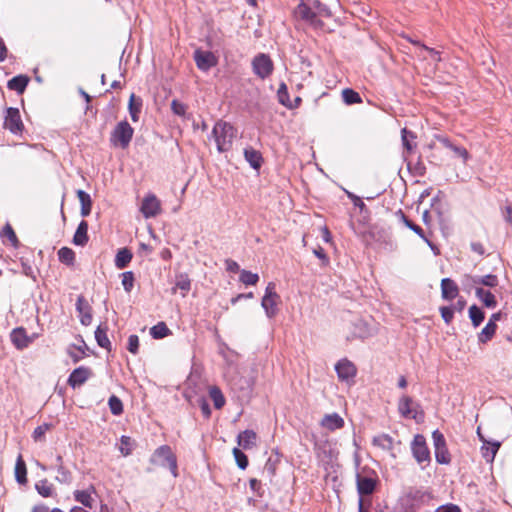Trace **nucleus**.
Instances as JSON below:
<instances>
[{
    "mask_svg": "<svg viewBox=\"0 0 512 512\" xmlns=\"http://www.w3.org/2000/svg\"><path fill=\"white\" fill-rule=\"evenodd\" d=\"M296 12L302 20L308 22L314 28H321L323 22L317 16L330 17L329 7L320 0H300Z\"/></svg>",
    "mask_w": 512,
    "mask_h": 512,
    "instance_id": "1",
    "label": "nucleus"
},
{
    "mask_svg": "<svg viewBox=\"0 0 512 512\" xmlns=\"http://www.w3.org/2000/svg\"><path fill=\"white\" fill-rule=\"evenodd\" d=\"M236 130L228 122L218 121L212 129V137L214 138L217 150L220 153L230 150Z\"/></svg>",
    "mask_w": 512,
    "mask_h": 512,
    "instance_id": "2",
    "label": "nucleus"
},
{
    "mask_svg": "<svg viewBox=\"0 0 512 512\" xmlns=\"http://www.w3.org/2000/svg\"><path fill=\"white\" fill-rule=\"evenodd\" d=\"M134 134V129L126 121H120L111 132L110 142L115 147L125 149L129 146Z\"/></svg>",
    "mask_w": 512,
    "mask_h": 512,
    "instance_id": "3",
    "label": "nucleus"
},
{
    "mask_svg": "<svg viewBox=\"0 0 512 512\" xmlns=\"http://www.w3.org/2000/svg\"><path fill=\"white\" fill-rule=\"evenodd\" d=\"M279 295L276 292V285L274 282H269L266 286L264 296L261 301V306L265 311L268 318H273L278 313Z\"/></svg>",
    "mask_w": 512,
    "mask_h": 512,
    "instance_id": "4",
    "label": "nucleus"
},
{
    "mask_svg": "<svg viewBox=\"0 0 512 512\" xmlns=\"http://www.w3.org/2000/svg\"><path fill=\"white\" fill-rule=\"evenodd\" d=\"M253 73L260 79L268 78L274 69L273 61L270 56L265 53H259L251 62Z\"/></svg>",
    "mask_w": 512,
    "mask_h": 512,
    "instance_id": "5",
    "label": "nucleus"
},
{
    "mask_svg": "<svg viewBox=\"0 0 512 512\" xmlns=\"http://www.w3.org/2000/svg\"><path fill=\"white\" fill-rule=\"evenodd\" d=\"M153 464L168 468L174 477L177 473V460L172 450H155L151 457Z\"/></svg>",
    "mask_w": 512,
    "mask_h": 512,
    "instance_id": "6",
    "label": "nucleus"
},
{
    "mask_svg": "<svg viewBox=\"0 0 512 512\" xmlns=\"http://www.w3.org/2000/svg\"><path fill=\"white\" fill-rule=\"evenodd\" d=\"M4 126L13 134H19L23 131L24 125L18 108L9 107L6 109Z\"/></svg>",
    "mask_w": 512,
    "mask_h": 512,
    "instance_id": "7",
    "label": "nucleus"
},
{
    "mask_svg": "<svg viewBox=\"0 0 512 512\" xmlns=\"http://www.w3.org/2000/svg\"><path fill=\"white\" fill-rule=\"evenodd\" d=\"M197 68L201 71H208L218 63L217 57L210 51L196 49L193 54Z\"/></svg>",
    "mask_w": 512,
    "mask_h": 512,
    "instance_id": "8",
    "label": "nucleus"
},
{
    "mask_svg": "<svg viewBox=\"0 0 512 512\" xmlns=\"http://www.w3.org/2000/svg\"><path fill=\"white\" fill-rule=\"evenodd\" d=\"M430 209L431 212L436 215L440 224L446 221L449 208L447 202L444 201V194L442 191H438L431 199Z\"/></svg>",
    "mask_w": 512,
    "mask_h": 512,
    "instance_id": "9",
    "label": "nucleus"
},
{
    "mask_svg": "<svg viewBox=\"0 0 512 512\" xmlns=\"http://www.w3.org/2000/svg\"><path fill=\"white\" fill-rule=\"evenodd\" d=\"M232 390L238 391V398L247 399L250 397L253 388V382L250 378L236 376L230 381Z\"/></svg>",
    "mask_w": 512,
    "mask_h": 512,
    "instance_id": "10",
    "label": "nucleus"
},
{
    "mask_svg": "<svg viewBox=\"0 0 512 512\" xmlns=\"http://www.w3.org/2000/svg\"><path fill=\"white\" fill-rule=\"evenodd\" d=\"M335 371L339 380L348 382L356 376V366L347 358L339 360L335 364Z\"/></svg>",
    "mask_w": 512,
    "mask_h": 512,
    "instance_id": "11",
    "label": "nucleus"
},
{
    "mask_svg": "<svg viewBox=\"0 0 512 512\" xmlns=\"http://www.w3.org/2000/svg\"><path fill=\"white\" fill-rule=\"evenodd\" d=\"M140 210L147 219L155 217L160 211V202L155 195L149 194L144 197Z\"/></svg>",
    "mask_w": 512,
    "mask_h": 512,
    "instance_id": "12",
    "label": "nucleus"
},
{
    "mask_svg": "<svg viewBox=\"0 0 512 512\" xmlns=\"http://www.w3.org/2000/svg\"><path fill=\"white\" fill-rule=\"evenodd\" d=\"M91 374H92L91 369L84 367V366H80V367H77L76 369H74L70 373L67 382L70 387L75 389V388L83 385L89 379Z\"/></svg>",
    "mask_w": 512,
    "mask_h": 512,
    "instance_id": "13",
    "label": "nucleus"
},
{
    "mask_svg": "<svg viewBox=\"0 0 512 512\" xmlns=\"http://www.w3.org/2000/svg\"><path fill=\"white\" fill-rule=\"evenodd\" d=\"M76 310L80 315V322L84 326H88L92 322V313H91V306L87 302V300L84 298V296L80 295L77 298L76 304H75Z\"/></svg>",
    "mask_w": 512,
    "mask_h": 512,
    "instance_id": "14",
    "label": "nucleus"
},
{
    "mask_svg": "<svg viewBox=\"0 0 512 512\" xmlns=\"http://www.w3.org/2000/svg\"><path fill=\"white\" fill-rule=\"evenodd\" d=\"M10 338L14 346L19 350L28 347L33 341V339L27 335V332L23 327L14 328L10 334Z\"/></svg>",
    "mask_w": 512,
    "mask_h": 512,
    "instance_id": "15",
    "label": "nucleus"
},
{
    "mask_svg": "<svg viewBox=\"0 0 512 512\" xmlns=\"http://www.w3.org/2000/svg\"><path fill=\"white\" fill-rule=\"evenodd\" d=\"M459 288L454 280L443 278L441 280V295L444 300L451 301L458 296Z\"/></svg>",
    "mask_w": 512,
    "mask_h": 512,
    "instance_id": "16",
    "label": "nucleus"
},
{
    "mask_svg": "<svg viewBox=\"0 0 512 512\" xmlns=\"http://www.w3.org/2000/svg\"><path fill=\"white\" fill-rule=\"evenodd\" d=\"M29 81L30 79L27 75L20 74L11 78L7 82V87L10 90L16 91L18 94H22L26 90Z\"/></svg>",
    "mask_w": 512,
    "mask_h": 512,
    "instance_id": "17",
    "label": "nucleus"
},
{
    "mask_svg": "<svg viewBox=\"0 0 512 512\" xmlns=\"http://www.w3.org/2000/svg\"><path fill=\"white\" fill-rule=\"evenodd\" d=\"M88 240V223L85 220H82L73 236V243L76 246H84L87 244Z\"/></svg>",
    "mask_w": 512,
    "mask_h": 512,
    "instance_id": "18",
    "label": "nucleus"
},
{
    "mask_svg": "<svg viewBox=\"0 0 512 512\" xmlns=\"http://www.w3.org/2000/svg\"><path fill=\"white\" fill-rule=\"evenodd\" d=\"M257 434L253 430H245L238 434L237 442L241 448H252L256 446Z\"/></svg>",
    "mask_w": 512,
    "mask_h": 512,
    "instance_id": "19",
    "label": "nucleus"
},
{
    "mask_svg": "<svg viewBox=\"0 0 512 512\" xmlns=\"http://www.w3.org/2000/svg\"><path fill=\"white\" fill-rule=\"evenodd\" d=\"M245 160L250 164L253 169H259L262 165L263 158L259 151L252 147L244 149Z\"/></svg>",
    "mask_w": 512,
    "mask_h": 512,
    "instance_id": "20",
    "label": "nucleus"
},
{
    "mask_svg": "<svg viewBox=\"0 0 512 512\" xmlns=\"http://www.w3.org/2000/svg\"><path fill=\"white\" fill-rule=\"evenodd\" d=\"M343 424L342 417L337 413L328 414L321 421V425L331 431L341 428Z\"/></svg>",
    "mask_w": 512,
    "mask_h": 512,
    "instance_id": "21",
    "label": "nucleus"
},
{
    "mask_svg": "<svg viewBox=\"0 0 512 512\" xmlns=\"http://www.w3.org/2000/svg\"><path fill=\"white\" fill-rule=\"evenodd\" d=\"M375 485L376 481L372 478L360 476L357 478V489L361 495H369L373 493Z\"/></svg>",
    "mask_w": 512,
    "mask_h": 512,
    "instance_id": "22",
    "label": "nucleus"
},
{
    "mask_svg": "<svg viewBox=\"0 0 512 512\" xmlns=\"http://www.w3.org/2000/svg\"><path fill=\"white\" fill-rule=\"evenodd\" d=\"M413 400L410 396L403 395L398 403V411L401 414V416L405 418H416L415 415H412V406Z\"/></svg>",
    "mask_w": 512,
    "mask_h": 512,
    "instance_id": "23",
    "label": "nucleus"
},
{
    "mask_svg": "<svg viewBox=\"0 0 512 512\" xmlns=\"http://www.w3.org/2000/svg\"><path fill=\"white\" fill-rule=\"evenodd\" d=\"M475 294L487 308H495L496 307V305H497L496 298H495L494 294H492L490 291L484 290L483 288H480V287H477L475 289Z\"/></svg>",
    "mask_w": 512,
    "mask_h": 512,
    "instance_id": "24",
    "label": "nucleus"
},
{
    "mask_svg": "<svg viewBox=\"0 0 512 512\" xmlns=\"http://www.w3.org/2000/svg\"><path fill=\"white\" fill-rule=\"evenodd\" d=\"M133 255L128 248H121L115 256V266L118 269H124L130 263Z\"/></svg>",
    "mask_w": 512,
    "mask_h": 512,
    "instance_id": "25",
    "label": "nucleus"
},
{
    "mask_svg": "<svg viewBox=\"0 0 512 512\" xmlns=\"http://www.w3.org/2000/svg\"><path fill=\"white\" fill-rule=\"evenodd\" d=\"M142 108V99L136 98L134 94H131L129 103H128V110L130 117L133 122H137L139 120V114L141 112Z\"/></svg>",
    "mask_w": 512,
    "mask_h": 512,
    "instance_id": "26",
    "label": "nucleus"
},
{
    "mask_svg": "<svg viewBox=\"0 0 512 512\" xmlns=\"http://www.w3.org/2000/svg\"><path fill=\"white\" fill-rule=\"evenodd\" d=\"M77 197L81 203V215L83 217L88 216L92 209V200L90 195L84 190H78Z\"/></svg>",
    "mask_w": 512,
    "mask_h": 512,
    "instance_id": "27",
    "label": "nucleus"
},
{
    "mask_svg": "<svg viewBox=\"0 0 512 512\" xmlns=\"http://www.w3.org/2000/svg\"><path fill=\"white\" fill-rule=\"evenodd\" d=\"M209 397L213 402V405L216 409H221L224 407L226 400L218 386L209 387Z\"/></svg>",
    "mask_w": 512,
    "mask_h": 512,
    "instance_id": "28",
    "label": "nucleus"
},
{
    "mask_svg": "<svg viewBox=\"0 0 512 512\" xmlns=\"http://www.w3.org/2000/svg\"><path fill=\"white\" fill-rule=\"evenodd\" d=\"M95 340L97 344L104 349L111 350V342L107 336V328L99 325L95 330Z\"/></svg>",
    "mask_w": 512,
    "mask_h": 512,
    "instance_id": "29",
    "label": "nucleus"
},
{
    "mask_svg": "<svg viewBox=\"0 0 512 512\" xmlns=\"http://www.w3.org/2000/svg\"><path fill=\"white\" fill-rule=\"evenodd\" d=\"M174 289H179L184 297L191 289V281L187 274L181 273L176 276Z\"/></svg>",
    "mask_w": 512,
    "mask_h": 512,
    "instance_id": "30",
    "label": "nucleus"
},
{
    "mask_svg": "<svg viewBox=\"0 0 512 512\" xmlns=\"http://www.w3.org/2000/svg\"><path fill=\"white\" fill-rule=\"evenodd\" d=\"M94 492L93 488L88 490H76L74 492L75 500L81 503L82 505L91 508L92 507V496L91 493Z\"/></svg>",
    "mask_w": 512,
    "mask_h": 512,
    "instance_id": "31",
    "label": "nucleus"
},
{
    "mask_svg": "<svg viewBox=\"0 0 512 512\" xmlns=\"http://www.w3.org/2000/svg\"><path fill=\"white\" fill-rule=\"evenodd\" d=\"M496 328V323L488 321V323L484 326V328L478 335L479 342L486 343L487 341H489L494 336Z\"/></svg>",
    "mask_w": 512,
    "mask_h": 512,
    "instance_id": "32",
    "label": "nucleus"
},
{
    "mask_svg": "<svg viewBox=\"0 0 512 512\" xmlns=\"http://www.w3.org/2000/svg\"><path fill=\"white\" fill-rule=\"evenodd\" d=\"M171 333L164 322H159L150 328V335L154 339H162Z\"/></svg>",
    "mask_w": 512,
    "mask_h": 512,
    "instance_id": "33",
    "label": "nucleus"
},
{
    "mask_svg": "<svg viewBox=\"0 0 512 512\" xmlns=\"http://www.w3.org/2000/svg\"><path fill=\"white\" fill-rule=\"evenodd\" d=\"M343 102L347 105L357 104L362 102V98L358 92L351 88H345L342 91Z\"/></svg>",
    "mask_w": 512,
    "mask_h": 512,
    "instance_id": "34",
    "label": "nucleus"
},
{
    "mask_svg": "<svg viewBox=\"0 0 512 512\" xmlns=\"http://www.w3.org/2000/svg\"><path fill=\"white\" fill-rule=\"evenodd\" d=\"M469 318L474 327H478L484 320L485 314L480 307L472 305L469 308Z\"/></svg>",
    "mask_w": 512,
    "mask_h": 512,
    "instance_id": "35",
    "label": "nucleus"
},
{
    "mask_svg": "<svg viewBox=\"0 0 512 512\" xmlns=\"http://www.w3.org/2000/svg\"><path fill=\"white\" fill-rule=\"evenodd\" d=\"M277 97L280 104L290 109L293 108V104L290 102L287 85L284 82L279 86Z\"/></svg>",
    "mask_w": 512,
    "mask_h": 512,
    "instance_id": "36",
    "label": "nucleus"
},
{
    "mask_svg": "<svg viewBox=\"0 0 512 512\" xmlns=\"http://www.w3.org/2000/svg\"><path fill=\"white\" fill-rule=\"evenodd\" d=\"M474 284H481L490 288L497 286L498 278L496 275L487 274L485 276H476L473 278Z\"/></svg>",
    "mask_w": 512,
    "mask_h": 512,
    "instance_id": "37",
    "label": "nucleus"
},
{
    "mask_svg": "<svg viewBox=\"0 0 512 512\" xmlns=\"http://www.w3.org/2000/svg\"><path fill=\"white\" fill-rule=\"evenodd\" d=\"M15 476L19 483L23 484L26 482V465L21 455L17 457Z\"/></svg>",
    "mask_w": 512,
    "mask_h": 512,
    "instance_id": "38",
    "label": "nucleus"
},
{
    "mask_svg": "<svg viewBox=\"0 0 512 512\" xmlns=\"http://www.w3.org/2000/svg\"><path fill=\"white\" fill-rule=\"evenodd\" d=\"M58 258L62 263L72 265L75 259V253L68 247H62L58 251Z\"/></svg>",
    "mask_w": 512,
    "mask_h": 512,
    "instance_id": "39",
    "label": "nucleus"
},
{
    "mask_svg": "<svg viewBox=\"0 0 512 512\" xmlns=\"http://www.w3.org/2000/svg\"><path fill=\"white\" fill-rule=\"evenodd\" d=\"M108 405L113 415H120L123 412V403L121 399L115 395L109 397Z\"/></svg>",
    "mask_w": 512,
    "mask_h": 512,
    "instance_id": "40",
    "label": "nucleus"
},
{
    "mask_svg": "<svg viewBox=\"0 0 512 512\" xmlns=\"http://www.w3.org/2000/svg\"><path fill=\"white\" fill-rule=\"evenodd\" d=\"M416 138L415 134L408 130L407 128H403L401 130V140H402V144L404 146V148L411 152L414 148L413 144L411 143V141L409 139H414Z\"/></svg>",
    "mask_w": 512,
    "mask_h": 512,
    "instance_id": "41",
    "label": "nucleus"
},
{
    "mask_svg": "<svg viewBox=\"0 0 512 512\" xmlns=\"http://www.w3.org/2000/svg\"><path fill=\"white\" fill-rule=\"evenodd\" d=\"M259 280V276L248 270H242L240 273V281L245 285H255Z\"/></svg>",
    "mask_w": 512,
    "mask_h": 512,
    "instance_id": "42",
    "label": "nucleus"
},
{
    "mask_svg": "<svg viewBox=\"0 0 512 512\" xmlns=\"http://www.w3.org/2000/svg\"><path fill=\"white\" fill-rule=\"evenodd\" d=\"M401 213V219L403 221V223L405 224V226L407 228H409L410 230H412L414 233H416L420 238H424V231L423 229L416 225L415 223H413L409 218H407L403 213L402 211H400Z\"/></svg>",
    "mask_w": 512,
    "mask_h": 512,
    "instance_id": "43",
    "label": "nucleus"
},
{
    "mask_svg": "<svg viewBox=\"0 0 512 512\" xmlns=\"http://www.w3.org/2000/svg\"><path fill=\"white\" fill-rule=\"evenodd\" d=\"M122 285L127 293L131 292L134 285V274L132 271L122 273Z\"/></svg>",
    "mask_w": 512,
    "mask_h": 512,
    "instance_id": "44",
    "label": "nucleus"
},
{
    "mask_svg": "<svg viewBox=\"0 0 512 512\" xmlns=\"http://www.w3.org/2000/svg\"><path fill=\"white\" fill-rule=\"evenodd\" d=\"M373 444L380 448H391L393 446L392 438L388 435H380L374 437Z\"/></svg>",
    "mask_w": 512,
    "mask_h": 512,
    "instance_id": "45",
    "label": "nucleus"
},
{
    "mask_svg": "<svg viewBox=\"0 0 512 512\" xmlns=\"http://www.w3.org/2000/svg\"><path fill=\"white\" fill-rule=\"evenodd\" d=\"M2 233L5 237L8 238V240L11 242V244L14 246V247H18L19 245V240L12 228V226L10 224H6L4 227H3V230H2Z\"/></svg>",
    "mask_w": 512,
    "mask_h": 512,
    "instance_id": "46",
    "label": "nucleus"
},
{
    "mask_svg": "<svg viewBox=\"0 0 512 512\" xmlns=\"http://www.w3.org/2000/svg\"><path fill=\"white\" fill-rule=\"evenodd\" d=\"M414 458L420 465H425L430 461V450H412Z\"/></svg>",
    "mask_w": 512,
    "mask_h": 512,
    "instance_id": "47",
    "label": "nucleus"
},
{
    "mask_svg": "<svg viewBox=\"0 0 512 512\" xmlns=\"http://www.w3.org/2000/svg\"><path fill=\"white\" fill-rule=\"evenodd\" d=\"M36 490L43 497L51 496L53 491L52 486L46 480L38 482L36 484Z\"/></svg>",
    "mask_w": 512,
    "mask_h": 512,
    "instance_id": "48",
    "label": "nucleus"
},
{
    "mask_svg": "<svg viewBox=\"0 0 512 512\" xmlns=\"http://www.w3.org/2000/svg\"><path fill=\"white\" fill-rule=\"evenodd\" d=\"M233 454L239 468L245 469L248 465V459L243 450H233Z\"/></svg>",
    "mask_w": 512,
    "mask_h": 512,
    "instance_id": "49",
    "label": "nucleus"
},
{
    "mask_svg": "<svg viewBox=\"0 0 512 512\" xmlns=\"http://www.w3.org/2000/svg\"><path fill=\"white\" fill-rule=\"evenodd\" d=\"M127 349L132 354H137L139 350V338L137 335L132 334L128 337Z\"/></svg>",
    "mask_w": 512,
    "mask_h": 512,
    "instance_id": "50",
    "label": "nucleus"
},
{
    "mask_svg": "<svg viewBox=\"0 0 512 512\" xmlns=\"http://www.w3.org/2000/svg\"><path fill=\"white\" fill-rule=\"evenodd\" d=\"M441 317L446 324H449L454 317V309L451 306H443L440 308Z\"/></svg>",
    "mask_w": 512,
    "mask_h": 512,
    "instance_id": "51",
    "label": "nucleus"
},
{
    "mask_svg": "<svg viewBox=\"0 0 512 512\" xmlns=\"http://www.w3.org/2000/svg\"><path fill=\"white\" fill-rule=\"evenodd\" d=\"M343 190H344L345 194L347 195V197L353 202L355 207H358L361 211H363L366 208L365 203L361 200V198L359 196H357L356 194H354L346 189H343Z\"/></svg>",
    "mask_w": 512,
    "mask_h": 512,
    "instance_id": "52",
    "label": "nucleus"
},
{
    "mask_svg": "<svg viewBox=\"0 0 512 512\" xmlns=\"http://www.w3.org/2000/svg\"><path fill=\"white\" fill-rule=\"evenodd\" d=\"M171 110L175 115L184 116L186 113V105L174 99L171 102Z\"/></svg>",
    "mask_w": 512,
    "mask_h": 512,
    "instance_id": "53",
    "label": "nucleus"
},
{
    "mask_svg": "<svg viewBox=\"0 0 512 512\" xmlns=\"http://www.w3.org/2000/svg\"><path fill=\"white\" fill-rule=\"evenodd\" d=\"M434 448H445L446 442L444 435L439 431L435 430L432 433Z\"/></svg>",
    "mask_w": 512,
    "mask_h": 512,
    "instance_id": "54",
    "label": "nucleus"
},
{
    "mask_svg": "<svg viewBox=\"0 0 512 512\" xmlns=\"http://www.w3.org/2000/svg\"><path fill=\"white\" fill-rule=\"evenodd\" d=\"M198 406L205 418H209L211 415V408L208 401L204 397H200L197 400Z\"/></svg>",
    "mask_w": 512,
    "mask_h": 512,
    "instance_id": "55",
    "label": "nucleus"
},
{
    "mask_svg": "<svg viewBox=\"0 0 512 512\" xmlns=\"http://www.w3.org/2000/svg\"><path fill=\"white\" fill-rule=\"evenodd\" d=\"M437 462L441 464H448L451 460L449 450H435Z\"/></svg>",
    "mask_w": 512,
    "mask_h": 512,
    "instance_id": "56",
    "label": "nucleus"
},
{
    "mask_svg": "<svg viewBox=\"0 0 512 512\" xmlns=\"http://www.w3.org/2000/svg\"><path fill=\"white\" fill-rule=\"evenodd\" d=\"M50 425L49 424H43L35 428L33 432V438L35 441H40L45 433L49 430Z\"/></svg>",
    "mask_w": 512,
    "mask_h": 512,
    "instance_id": "57",
    "label": "nucleus"
},
{
    "mask_svg": "<svg viewBox=\"0 0 512 512\" xmlns=\"http://www.w3.org/2000/svg\"><path fill=\"white\" fill-rule=\"evenodd\" d=\"M411 448H426V439L421 434H416L411 442Z\"/></svg>",
    "mask_w": 512,
    "mask_h": 512,
    "instance_id": "58",
    "label": "nucleus"
},
{
    "mask_svg": "<svg viewBox=\"0 0 512 512\" xmlns=\"http://www.w3.org/2000/svg\"><path fill=\"white\" fill-rule=\"evenodd\" d=\"M451 150L459 157L463 158L464 162L467 161L468 157H469V154H468V151L463 148V147H460V146H457V145H453V147L451 148Z\"/></svg>",
    "mask_w": 512,
    "mask_h": 512,
    "instance_id": "59",
    "label": "nucleus"
},
{
    "mask_svg": "<svg viewBox=\"0 0 512 512\" xmlns=\"http://www.w3.org/2000/svg\"><path fill=\"white\" fill-rule=\"evenodd\" d=\"M436 512H461L460 508L455 504H447L440 506Z\"/></svg>",
    "mask_w": 512,
    "mask_h": 512,
    "instance_id": "60",
    "label": "nucleus"
},
{
    "mask_svg": "<svg viewBox=\"0 0 512 512\" xmlns=\"http://www.w3.org/2000/svg\"><path fill=\"white\" fill-rule=\"evenodd\" d=\"M470 247L473 252L477 253L480 256H483L485 254V248L480 242H472Z\"/></svg>",
    "mask_w": 512,
    "mask_h": 512,
    "instance_id": "61",
    "label": "nucleus"
},
{
    "mask_svg": "<svg viewBox=\"0 0 512 512\" xmlns=\"http://www.w3.org/2000/svg\"><path fill=\"white\" fill-rule=\"evenodd\" d=\"M466 306V300L463 297H460L456 304L452 307L454 310H458L461 312Z\"/></svg>",
    "mask_w": 512,
    "mask_h": 512,
    "instance_id": "62",
    "label": "nucleus"
},
{
    "mask_svg": "<svg viewBox=\"0 0 512 512\" xmlns=\"http://www.w3.org/2000/svg\"><path fill=\"white\" fill-rule=\"evenodd\" d=\"M437 140L448 149H451L454 145L447 137L444 136H438Z\"/></svg>",
    "mask_w": 512,
    "mask_h": 512,
    "instance_id": "63",
    "label": "nucleus"
},
{
    "mask_svg": "<svg viewBox=\"0 0 512 512\" xmlns=\"http://www.w3.org/2000/svg\"><path fill=\"white\" fill-rule=\"evenodd\" d=\"M497 450H485L483 453V457L487 462H492L495 458Z\"/></svg>",
    "mask_w": 512,
    "mask_h": 512,
    "instance_id": "64",
    "label": "nucleus"
}]
</instances>
